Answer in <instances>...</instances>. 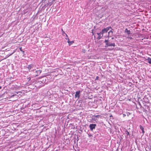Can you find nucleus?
Wrapping results in <instances>:
<instances>
[{
	"label": "nucleus",
	"mask_w": 151,
	"mask_h": 151,
	"mask_svg": "<svg viewBox=\"0 0 151 151\" xmlns=\"http://www.w3.org/2000/svg\"><path fill=\"white\" fill-rule=\"evenodd\" d=\"M19 49L20 50L22 51V52H23V53L24 55V51H23L22 49V47H20L19 48Z\"/></svg>",
	"instance_id": "16"
},
{
	"label": "nucleus",
	"mask_w": 151,
	"mask_h": 151,
	"mask_svg": "<svg viewBox=\"0 0 151 151\" xmlns=\"http://www.w3.org/2000/svg\"><path fill=\"white\" fill-rule=\"evenodd\" d=\"M99 77L98 76H97L96 78V80H98L99 78Z\"/></svg>",
	"instance_id": "19"
},
{
	"label": "nucleus",
	"mask_w": 151,
	"mask_h": 151,
	"mask_svg": "<svg viewBox=\"0 0 151 151\" xmlns=\"http://www.w3.org/2000/svg\"><path fill=\"white\" fill-rule=\"evenodd\" d=\"M46 80V78H45V81Z\"/></svg>",
	"instance_id": "23"
},
{
	"label": "nucleus",
	"mask_w": 151,
	"mask_h": 151,
	"mask_svg": "<svg viewBox=\"0 0 151 151\" xmlns=\"http://www.w3.org/2000/svg\"><path fill=\"white\" fill-rule=\"evenodd\" d=\"M81 91H77L76 92V94H75V96L76 98H77L78 99H79L80 96V93Z\"/></svg>",
	"instance_id": "5"
},
{
	"label": "nucleus",
	"mask_w": 151,
	"mask_h": 151,
	"mask_svg": "<svg viewBox=\"0 0 151 151\" xmlns=\"http://www.w3.org/2000/svg\"><path fill=\"white\" fill-rule=\"evenodd\" d=\"M125 32L127 33L128 35H129L131 33L130 31L129 30H128L127 28L125 29Z\"/></svg>",
	"instance_id": "9"
},
{
	"label": "nucleus",
	"mask_w": 151,
	"mask_h": 151,
	"mask_svg": "<svg viewBox=\"0 0 151 151\" xmlns=\"http://www.w3.org/2000/svg\"><path fill=\"white\" fill-rule=\"evenodd\" d=\"M1 86H0V89H1Z\"/></svg>",
	"instance_id": "22"
},
{
	"label": "nucleus",
	"mask_w": 151,
	"mask_h": 151,
	"mask_svg": "<svg viewBox=\"0 0 151 151\" xmlns=\"http://www.w3.org/2000/svg\"><path fill=\"white\" fill-rule=\"evenodd\" d=\"M62 35H65L66 36L68 37V35H67L65 33V32L62 29Z\"/></svg>",
	"instance_id": "14"
},
{
	"label": "nucleus",
	"mask_w": 151,
	"mask_h": 151,
	"mask_svg": "<svg viewBox=\"0 0 151 151\" xmlns=\"http://www.w3.org/2000/svg\"><path fill=\"white\" fill-rule=\"evenodd\" d=\"M139 127L140 129L142 130V133L143 134L145 133L144 128L141 125H140Z\"/></svg>",
	"instance_id": "10"
},
{
	"label": "nucleus",
	"mask_w": 151,
	"mask_h": 151,
	"mask_svg": "<svg viewBox=\"0 0 151 151\" xmlns=\"http://www.w3.org/2000/svg\"><path fill=\"white\" fill-rule=\"evenodd\" d=\"M123 117H124L126 116V114H123Z\"/></svg>",
	"instance_id": "20"
},
{
	"label": "nucleus",
	"mask_w": 151,
	"mask_h": 151,
	"mask_svg": "<svg viewBox=\"0 0 151 151\" xmlns=\"http://www.w3.org/2000/svg\"><path fill=\"white\" fill-rule=\"evenodd\" d=\"M68 42L69 43V45H70L73 44L74 42H73V41H69V39H68Z\"/></svg>",
	"instance_id": "11"
},
{
	"label": "nucleus",
	"mask_w": 151,
	"mask_h": 151,
	"mask_svg": "<svg viewBox=\"0 0 151 151\" xmlns=\"http://www.w3.org/2000/svg\"><path fill=\"white\" fill-rule=\"evenodd\" d=\"M41 72H42L41 70H36L35 71V73H36V75L35 76H38V75H39L40 74Z\"/></svg>",
	"instance_id": "8"
},
{
	"label": "nucleus",
	"mask_w": 151,
	"mask_h": 151,
	"mask_svg": "<svg viewBox=\"0 0 151 151\" xmlns=\"http://www.w3.org/2000/svg\"><path fill=\"white\" fill-rule=\"evenodd\" d=\"M15 94H13L11 96V97H13L14 96H16L17 94L18 93V92H15Z\"/></svg>",
	"instance_id": "15"
},
{
	"label": "nucleus",
	"mask_w": 151,
	"mask_h": 151,
	"mask_svg": "<svg viewBox=\"0 0 151 151\" xmlns=\"http://www.w3.org/2000/svg\"><path fill=\"white\" fill-rule=\"evenodd\" d=\"M104 42L106 43V45L105 47H115V43H111L110 42H109L108 41V40H105L104 41Z\"/></svg>",
	"instance_id": "1"
},
{
	"label": "nucleus",
	"mask_w": 151,
	"mask_h": 151,
	"mask_svg": "<svg viewBox=\"0 0 151 151\" xmlns=\"http://www.w3.org/2000/svg\"><path fill=\"white\" fill-rule=\"evenodd\" d=\"M96 125V124H91L89 125V127L91 130H93V129L95 128Z\"/></svg>",
	"instance_id": "6"
},
{
	"label": "nucleus",
	"mask_w": 151,
	"mask_h": 151,
	"mask_svg": "<svg viewBox=\"0 0 151 151\" xmlns=\"http://www.w3.org/2000/svg\"><path fill=\"white\" fill-rule=\"evenodd\" d=\"M111 27H108L105 28H104V29H103L102 30L101 32V33H102L103 34H103L104 33L107 32H108V31L110 29H111Z\"/></svg>",
	"instance_id": "4"
},
{
	"label": "nucleus",
	"mask_w": 151,
	"mask_h": 151,
	"mask_svg": "<svg viewBox=\"0 0 151 151\" xmlns=\"http://www.w3.org/2000/svg\"><path fill=\"white\" fill-rule=\"evenodd\" d=\"M14 52H13L11 54H10L8 56L12 55V54H13L14 53Z\"/></svg>",
	"instance_id": "18"
},
{
	"label": "nucleus",
	"mask_w": 151,
	"mask_h": 151,
	"mask_svg": "<svg viewBox=\"0 0 151 151\" xmlns=\"http://www.w3.org/2000/svg\"><path fill=\"white\" fill-rule=\"evenodd\" d=\"M126 134H127V137H128V135H129V132L127 131V130L126 132Z\"/></svg>",
	"instance_id": "17"
},
{
	"label": "nucleus",
	"mask_w": 151,
	"mask_h": 151,
	"mask_svg": "<svg viewBox=\"0 0 151 151\" xmlns=\"http://www.w3.org/2000/svg\"><path fill=\"white\" fill-rule=\"evenodd\" d=\"M36 67V65H35L34 64H32L29 65L27 67V68L29 70V72H31L32 71V70H30L32 68H35Z\"/></svg>",
	"instance_id": "3"
},
{
	"label": "nucleus",
	"mask_w": 151,
	"mask_h": 151,
	"mask_svg": "<svg viewBox=\"0 0 151 151\" xmlns=\"http://www.w3.org/2000/svg\"><path fill=\"white\" fill-rule=\"evenodd\" d=\"M44 80H42V81H39L37 82L36 85V86H37V87L40 88L42 86H43L44 85V84L43 83V82L44 81Z\"/></svg>",
	"instance_id": "2"
},
{
	"label": "nucleus",
	"mask_w": 151,
	"mask_h": 151,
	"mask_svg": "<svg viewBox=\"0 0 151 151\" xmlns=\"http://www.w3.org/2000/svg\"><path fill=\"white\" fill-rule=\"evenodd\" d=\"M148 61V62L150 64H151V58H148L147 59Z\"/></svg>",
	"instance_id": "12"
},
{
	"label": "nucleus",
	"mask_w": 151,
	"mask_h": 151,
	"mask_svg": "<svg viewBox=\"0 0 151 151\" xmlns=\"http://www.w3.org/2000/svg\"><path fill=\"white\" fill-rule=\"evenodd\" d=\"M113 33V31H112L111 30H110V31L108 32V36H110V34H111V35H112V34Z\"/></svg>",
	"instance_id": "13"
},
{
	"label": "nucleus",
	"mask_w": 151,
	"mask_h": 151,
	"mask_svg": "<svg viewBox=\"0 0 151 151\" xmlns=\"http://www.w3.org/2000/svg\"><path fill=\"white\" fill-rule=\"evenodd\" d=\"M28 79H29V80H30L31 79L30 77H29L28 78Z\"/></svg>",
	"instance_id": "21"
},
{
	"label": "nucleus",
	"mask_w": 151,
	"mask_h": 151,
	"mask_svg": "<svg viewBox=\"0 0 151 151\" xmlns=\"http://www.w3.org/2000/svg\"><path fill=\"white\" fill-rule=\"evenodd\" d=\"M97 34L98 35V36L97 38V39L98 40L101 39L103 37V35L101 33V32L100 33H97Z\"/></svg>",
	"instance_id": "7"
}]
</instances>
